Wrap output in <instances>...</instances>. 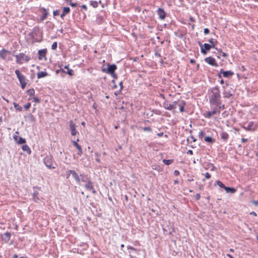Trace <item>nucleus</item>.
<instances>
[{"label":"nucleus","instance_id":"obj_1","mask_svg":"<svg viewBox=\"0 0 258 258\" xmlns=\"http://www.w3.org/2000/svg\"><path fill=\"white\" fill-rule=\"evenodd\" d=\"M209 98L211 104L218 105L220 103L221 96L217 87L213 88L209 92Z\"/></svg>","mask_w":258,"mask_h":258},{"label":"nucleus","instance_id":"obj_2","mask_svg":"<svg viewBox=\"0 0 258 258\" xmlns=\"http://www.w3.org/2000/svg\"><path fill=\"white\" fill-rule=\"evenodd\" d=\"M117 67L115 64H110L108 63L106 68H103L102 71L106 73L107 74L110 75L113 79L115 80L117 79V75L115 74L114 72L116 70Z\"/></svg>","mask_w":258,"mask_h":258},{"label":"nucleus","instance_id":"obj_3","mask_svg":"<svg viewBox=\"0 0 258 258\" xmlns=\"http://www.w3.org/2000/svg\"><path fill=\"white\" fill-rule=\"evenodd\" d=\"M44 163L46 166L49 169H54L55 168V164L53 163L52 157L51 156H47L43 159Z\"/></svg>","mask_w":258,"mask_h":258},{"label":"nucleus","instance_id":"obj_4","mask_svg":"<svg viewBox=\"0 0 258 258\" xmlns=\"http://www.w3.org/2000/svg\"><path fill=\"white\" fill-rule=\"evenodd\" d=\"M16 61L18 63H22L27 62L29 60V57L24 53H20L19 55H16Z\"/></svg>","mask_w":258,"mask_h":258},{"label":"nucleus","instance_id":"obj_5","mask_svg":"<svg viewBox=\"0 0 258 258\" xmlns=\"http://www.w3.org/2000/svg\"><path fill=\"white\" fill-rule=\"evenodd\" d=\"M186 103L183 100H178L177 101L174 102V105L176 106V108L178 107L180 112H182L184 111V107Z\"/></svg>","mask_w":258,"mask_h":258},{"label":"nucleus","instance_id":"obj_6","mask_svg":"<svg viewBox=\"0 0 258 258\" xmlns=\"http://www.w3.org/2000/svg\"><path fill=\"white\" fill-rule=\"evenodd\" d=\"M1 57L6 60L11 59V53L10 51L3 49L0 52Z\"/></svg>","mask_w":258,"mask_h":258},{"label":"nucleus","instance_id":"obj_7","mask_svg":"<svg viewBox=\"0 0 258 258\" xmlns=\"http://www.w3.org/2000/svg\"><path fill=\"white\" fill-rule=\"evenodd\" d=\"M72 175V176L74 177L75 180L78 183L80 182V178L79 176V175L76 173V171L74 170H70L68 171L67 175V178H68L71 175Z\"/></svg>","mask_w":258,"mask_h":258},{"label":"nucleus","instance_id":"obj_8","mask_svg":"<svg viewBox=\"0 0 258 258\" xmlns=\"http://www.w3.org/2000/svg\"><path fill=\"white\" fill-rule=\"evenodd\" d=\"M163 106L164 108L169 110H175L176 109V106L174 105V102L171 104L166 101L163 103Z\"/></svg>","mask_w":258,"mask_h":258},{"label":"nucleus","instance_id":"obj_9","mask_svg":"<svg viewBox=\"0 0 258 258\" xmlns=\"http://www.w3.org/2000/svg\"><path fill=\"white\" fill-rule=\"evenodd\" d=\"M234 74L233 72L230 71H221L219 76L220 78L221 77V75H223V77L226 78H229L231 76H233Z\"/></svg>","mask_w":258,"mask_h":258},{"label":"nucleus","instance_id":"obj_10","mask_svg":"<svg viewBox=\"0 0 258 258\" xmlns=\"http://www.w3.org/2000/svg\"><path fill=\"white\" fill-rule=\"evenodd\" d=\"M71 134L72 136H75L78 133L77 131L76 130V125L72 120L69 122Z\"/></svg>","mask_w":258,"mask_h":258},{"label":"nucleus","instance_id":"obj_11","mask_svg":"<svg viewBox=\"0 0 258 258\" xmlns=\"http://www.w3.org/2000/svg\"><path fill=\"white\" fill-rule=\"evenodd\" d=\"M14 140L18 144L21 145L25 144L26 143V140L25 139L22 138V137H19L18 136L15 135L13 137Z\"/></svg>","mask_w":258,"mask_h":258},{"label":"nucleus","instance_id":"obj_12","mask_svg":"<svg viewBox=\"0 0 258 258\" xmlns=\"http://www.w3.org/2000/svg\"><path fill=\"white\" fill-rule=\"evenodd\" d=\"M47 50L46 49H43L41 50H39L38 51V54H39V59H46V53Z\"/></svg>","mask_w":258,"mask_h":258},{"label":"nucleus","instance_id":"obj_13","mask_svg":"<svg viewBox=\"0 0 258 258\" xmlns=\"http://www.w3.org/2000/svg\"><path fill=\"white\" fill-rule=\"evenodd\" d=\"M85 188L88 190H92L93 194L95 193V190L92 185V182L88 180L87 183L85 185Z\"/></svg>","mask_w":258,"mask_h":258},{"label":"nucleus","instance_id":"obj_14","mask_svg":"<svg viewBox=\"0 0 258 258\" xmlns=\"http://www.w3.org/2000/svg\"><path fill=\"white\" fill-rule=\"evenodd\" d=\"M204 48L202 47L201 48V52L202 53L206 54V50H209L211 48L213 47L210 44L205 43L204 45Z\"/></svg>","mask_w":258,"mask_h":258},{"label":"nucleus","instance_id":"obj_15","mask_svg":"<svg viewBox=\"0 0 258 258\" xmlns=\"http://www.w3.org/2000/svg\"><path fill=\"white\" fill-rule=\"evenodd\" d=\"M217 112V109H214L212 111H207L204 113V116L206 118H210L212 115L215 114Z\"/></svg>","mask_w":258,"mask_h":258},{"label":"nucleus","instance_id":"obj_16","mask_svg":"<svg viewBox=\"0 0 258 258\" xmlns=\"http://www.w3.org/2000/svg\"><path fill=\"white\" fill-rule=\"evenodd\" d=\"M206 62L212 66H215L216 64L215 59L211 57H207L205 59Z\"/></svg>","mask_w":258,"mask_h":258},{"label":"nucleus","instance_id":"obj_17","mask_svg":"<svg viewBox=\"0 0 258 258\" xmlns=\"http://www.w3.org/2000/svg\"><path fill=\"white\" fill-rule=\"evenodd\" d=\"M158 15L159 17V18L163 20L165 18V12L163 11V10L161 9H159L158 10Z\"/></svg>","mask_w":258,"mask_h":258},{"label":"nucleus","instance_id":"obj_18","mask_svg":"<svg viewBox=\"0 0 258 258\" xmlns=\"http://www.w3.org/2000/svg\"><path fill=\"white\" fill-rule=\"evenodd\" d=\"M22 150L24 151H26L28 154H30L31 153V149L27 145H24L22 147Z\"/></svg>","mask_w":258,"mask_h":258},{"label":"nucleus","instance_id":"obj_19","mask_svg":"<svg viewBox=\"0 0 258 258\" xmlns=\"http://www.w3.org/2000/svg\"><path fill=\"white\" fill-rule=\"evenodd\" d=\"M227 193L233 194L236 191V189L233 187H226L225 188Z\"/></svg>","mask_w":258,"mask_h":258},{"label":"nucleus","instance_id":"obj_20","mask_svg":"<svg viewBox=\"0 0 258 258\" xmlns=\"http://www.w3.org/2000/svg\"><path fill=\"white\" fill-rule=\"evenodd\" d=\"M11 237V234L9 232H6L4 234L3 238L6 241H8Z\"/></svg>","mask_w":258,"mask_h":258},{"label":"nucleus","instance_id":"obj_21","mask_svg":"<svg viewBox=\"0 0 258 258\" xmlns=\"http://www.w3.org/2000/svg\"><path fill=\"white\" fill-rule=\"evenodd\" d=\"M15 73L19 81H23L24 80V76L21 74L19 71L16 70L15 71Z\"/></svg>","mask_w":258,"mask_h":258},{"label":"nucleus","instance_id":"obj_22","mask_svg":"<svg viewBox=\"0 0 258 258\" xmlns=\"http://www.w3.org/2000/svg\"><path fill=\"white\" fill-rule=\"evenodd\" d=\"M47 76V73L45 72H40L37 74V77L38 79L43 78Z\"/></svg>","mask_w":258,"mask_h":258},{"label":"nucleus","instance_id":"obj_23","mask_svg":"<svg viewBox=\"0 0 258 258\" xmlns=\"http://www.w3.org/2000/svg\"><path fill=\"white\" fill-rule=\"evenodd\" d=\"M221 138L224 140V141H226L228 137H229V135L228 134L226 133V132H222L221 134Z\"/></svg>","mask_w":258,"mask_h":258},{"label":"nucleus","instance_id":"obj_24","mask_svg":"<svg viewBox=\"0 0 258 258\" xmlns=\"http://www.w3.org/2000/svg\"><path fill=\"white\" fill-rule=\"evenodd\" d=\"M205 141L207 143H213L214 142V140L210 137H206L205 138Z\"/></svg>","mask_w":258,"mask_h":258},{"label":"nucleus","instance_id":"obj_25","mask_svg":"<svg viewBox=\"0 0 258 258\" xmlns=\"http://www.w3.org/2000/svg\"><path fill=\"white\" fill-rule=\"evenodd\" d=\"M27 93L28 95L31 97L34 95L35 91L33 89H30L27 91Z\"/></svg>","mask_w":258,"mask_h":258},{"label":"nucleus","instance_id":"obj_26","mask_svg":"<svg viewBox=\"0 0 258 258\" xmlns=\"http://www.w3.org/2000/svg\"><path fill=\"white\" fill-rule=\"evenodd\" d=\"M118 85H119V90L117 91L114 92V94L116 95H117L119 93V92H120L121 90L122 89V88L123 87L122 82H118Z\"/></svg>","mask_w":258,"mask_h":258},{"label":"nucleus","instance_id":"obj_27","mask_svg":"<svg viewBox=\"0 0 258 258\" xmlns=\"http://www.w3.org/2000/svg\"><path fill=\"white\" fill-rule=\"evenodd\" d=\"M216 182L217 184L221 188H223L225 189V187H226L221 181H220L219 180H217L216 181Z\"/></svg>","mask_w":258,"mask_h":258},{"label":"nucleus","instance_id":"obj_28","mask_svg":"<svg viewBox=\"0 0 258 258\" xmlns=\"http://www.w3.org/2000/svg\"><path fill=\"white\" fill-rule=\"evenodd\" d=\"M163 162L166 164V165H170L173 162L172 160H166V159H163Z\"/></svg>","mask_w":258,"mask_h":258},{"label":"nucleus","instance_id":"obj_29","mask_svg":"<svg viewBox=\"0 0 258 258\" xmlns=\"http://www.w3.org/2000/svg\"><path fill=\"white\" fill-rule=\"evenodd\" d=\"M90 4L93 6V8H96L98 6V3L96 1H91Z\"/></svg>","mask_w":258,"mask_h":258},{"label":"nucleus","instance_id":"obj_30","mask_svg":"<svg viewBox=\"0 0 258 258\" xmlns=\"http://www.w3.org/2000/svg\"><path fill=\"white\" fill-rule=\"evenodd\" d=\"M79 139H78L76 141H73V144L78 149H79L80 148H81V147L77 143L78 142H79Z\"/></svg>","mask_w":258,"mask_h":258},{"label":"nucleus","instance_id":"obj_31","mask_svg":"<svg viewBox=\"0 0 258 258\" xmlns=\"http://www.w3.org/2000/svg\"><path fill=\"white\" fill-rule=\"evenodd\" d=\"M70 9L69 7H64L63 9V12L64 14H68L70 12Z\"/></svg>","mask_w":258,"mask_h":258},{"label":"nucleus","instance_id":"obj_32","mask_svg":"<svg viewBox=\"0 0 258 258\" xmlns=\"http://www.w3.org/2000/svg\"><path fill=\"white\" fill-rule=\"evenodd\" d=\"M65 69H66L68 71V74L72 76L73 75V71L72 70H70L68 67H65Z\"/></svg>","mask_w":258,"mask_h":258},{"label":"nucleus","instance_id":"obj_33","mask_svg":"<svg viewBox=\"0 0 258 258\" xmlns=\"http://www.w3.org/2000/svg\"><path fill=\"white\" fill-rule=\"evenodd\" d=\"M95 155L96 156V159H95L96 161H97V162H100V160L99 159V154L98 153H95Z\"/></svg>","mask_w":258,"mask_h":258},{"label":"nucleus","instance_id":"obj_34","mask_svg":"<svg viewBox=\"0 0 258 258\" xmlns=\"http://www.w3.org/2000/svg\"><path fill=\"white\" fill-rule=\"evenodd\" d=\"M152 168H153V169L156 170L158 171H160V170L161 169L160 166H153Z\"/></svg>","mask_w":258,"mask_h":258},{"label":"nucleus","instance_id":"obj_35","mask_svg":"<svg viewBox=\"0 0 258 258\" xmlns=\"http://www.w3.org/2000/svg\"><path fill=\"white\" fill-rule=\"evenodd\" d=\"M14 107L15 108H16L17 109H18L19 110H21L22 109V107H19V105L16 103H14Z\"/></svg>","mask_w":258,"mask_h":258},{"label":"nucleus","instance_id":"obj_36","mask_svg":"<svg viewBox=\"0 0 258 258\" xmlns=\"http://www.w3.org/2000/svg\"><path fill=\"white\" fill-rule=\"evenodd\" d=\"M204 136H205V133L203 132L200 131L199 133V138H202Z\"/></svg>","mask_w":258,"mask_h":258},{"label":"nucleus","instance_id":"obj_37","mask_svg":"<svg viewBox=\"0 0 258 258\" xmlns=\"http://www.w3.org/2000/svg\"><path fill=\"white\" fill-rule=\"evenodd\" d=\"M143 130L145 132H151L152 129L149 127H145L143 128Z\"/></svg>","mask_w":258,"mask_h":258},{"label":"nucleus","instance_id":"obj_38","mask_svg":"<svg viewBox=\"0 0 258 258\" xmlns=\"http://www.w3.org/2000/svg\"><path fill=\"white\" fill-rule=\"evenodd\" d=\"M31 106L30 103H27L25 106L24 107L26 110H28Z\"/></svg>","mask_w":258,"mask_h":258},{"label":"nucleus","instance_id":"obj_39","mask_svg":"<svg viewBox=\"0 0 258 258\" xmlns=\"http://www.w3.org/2000/svg\"><path fill=\"white\" fill-rule=\"evenodd\" d=\"M57 47V43L56 42H54L52 46H51V48L53 50L55 49Z\"/></svg>","mask_w":258,"mask_h":258},{"label":"nucleus","instance_id":"obj_40","mask_svg":"<svg viewBox=\"0 0 258 258\" xmlns=\"http://www.w3.org/2000/svg\"><path fill=\"white\" fill-rule=\"evenodd\" d=\"M33 101L35 102V103H39L40 102V100L39 99H38V98L37 97H34L33 98Z\"/></svg>","mask_w":258,"mask_h":258},{"label":"nucleus","instance_id":"obj_41","mask_svg":"<svg viewBox=\"0 0 258 258\" xmlns=\"http://www.w3.org/2000/svg\"><path fill=\"white\" fill-rule=\"evenodd\" d=\"M20 83H21L22 88L24 89L26 85V82H20Z\"/></svg>","mask_w":258,"mask_h":258},{"label":"nucleus","instance_id":"obj_42","mask_svg":"<svg viewBox=\"0 0 258 258\" xmlns=\"http://www.w3.org/2000/svg\"><path fill=\"white\" fill-rule=\"evenodd\" d=\"M59 14V12L58 10H56L53 12V16H58Z\"/></svg>","mask_w":258,"mask_h":258},{"label":"nucleus","instance_id":"obj_43","mask_svg":"<svg viewBox=\"0 0 258 258\" xmlns=\"http://www.w3.org/2000/svg\"><path fill=\"white\" fill-rule=\"evenodd\" d=\"M209 42L211 44V45L213 47H214L215 46V43L213 41V39H211L209 40Z\"/></svg>","mask_w":258,"mask_h":258},{"label":"nucleus","instance_id":"obj_44","mask_svg":"<svg viewBox=\"0 0 258 258\" xmlns=\"http://www.w3.org/2000/svg\"><path fill=\"white\" fill-rule=\"evenodd\" d=\"M205 177L207 179H209L211 177V175L209 173L206 172L205 174Z\"/></svg>","mask_w":258,"mask_h":258},{"label":"nucleus","instance_id":"obj_45","mask_svg":"<svg viewBox=\"0 0 258 258\" xmlns=\"http://www.w3.org/2000/svg\"><path fill=\"white\" fill-rule=\"evenodd\" d=\"M112 85L111 86L113 87L114 88H117V85L115 84V82H111Z\"/></svg>","mask_w":258,"mask_h":258},{"label":"nucleus","instance_id":"obj_46","mask_svg":"<svg viewBox=\"0 0 258 258\" xmlns=\"http://www.w3.org/2000/svg\"><path fill=\"white\" fill-rule=\"evenodd\" d=\"M220 83L221 85H223V87L224 88L225 87V85H226V86H228V84L227 83V82H225H225H223V81H221L220 82Z\"/></svg>","mask_w":258,"mask_h":258},{"label":"nucleus","instance_id":"obj_47","mask_svg":"<svg viewBox=\"0 0 258 258\" xmlns=\"http://www.w3.org/2000/svg\"><path fill=\"white\" fill-rule=\"evenodd\" d=\"M195 198L197 200H199L201 198V196H200V194H197L196 195Z\"/></svg>","mask_w":258,"mask_h":258},{"label":"nucleus","instance_id":"obj_48","mask_svg":"<svg viewBox=\"0 0 258 258\" xmlns=\"http://www.w3.org/2000/svg\"><path fill=\"white\" fill-rule=\"evenodd\" d=\"M78 154L79 155H81L82 154V149L81 148H80L79 149H78Z\"/></svg>","mask_w":258,"mask_h":258},{"label":"nucleus","instance_id":"obj_49","mask_svg":"<svg viewBox=\"0 0 258 258\" xmlns=\"http://www.w3.org/2000/svg\"><path fill=\"white\" fill-rule=\"evenodd\" d=\"M174 175H175V176H178L179 175V172L177 170H174Z\"/></svg>","mask_w":258,"mask_h":258},{"label":"nucleus","instance_id":"obj_50","mask_svg":"<svg viewBox=\"0 0 258 258\" xmlns=\"http://www.w3.org/2000/svg\"><path fill=\"white\" fill-rule=\"evenodd\" d=\"M204 33L205 34H207L209 33V29L208 28H205L204 30Z\"/></svg>","mask_w":258,"mask_h":258},{"label":"nucleus","instance_id":"obj_51","mask_svg":"<svg viewBox=\"0 0 258 258\" xmlns=\"http://www.w3.org/2000/svg\"><path fill=\"white\" fill-rule=\"evenodd\" d=\"M253 122H250L248 124V127L250 129H251V127H252V126L253 125Z\"/></svg>","mask_w":258,"mask_h":258},{"label":"nucleus","instance_id":"obj_52","mask_svg":"<svg viewBox=\"0 0 258 258\" xmlns=\"http://www.w3.org/2000/svg\"><path fill=\"white\" fill-rule=\"evenodd\" d=\"M187 154H189L190 155H192L193 154V152L192 150H188V151L187 152Z\"/></svg>","mask_w":258,"mask_h":258},{"label":"nucleus","instance_id":"obj_53","mask_svg":"<svg viewBox=\"0 0 258 258\" xmlns=\"http://www.w3.org/2000/svg\"><path fill=\"white\" fill-rule=\"evenodd\" d=\"M127 248L128 249H132V250H136V249H135L134 247H133L132 246H127Z\"/></svg>","mask_w":258,"mask_h":258},{"label":"nucleus","instance_id":"obj_54","mask_svg":"<svg viewBox=\"0 0 258 258\" xmlns=\"http://www.w3.org/2000/svg\"><path fill=\"white\" fill-rule=\"evenodd\" d=\"M163 135V133H158V134H157V136H158V137H162Z\"/></svg>","mask_w":258,"mask_h":258},{"label":"nucleus","instance_id":"obj_55","mask_svg":"<svg viewBox=\"0 0 258 258\" xmlns=\"http://www.w3.org/2000/svg\"><path fill=\"white\" fill-rule=\"evenodd\" d=\"M247 141V139L242 138L241 141L243 143L246 142Z\"/></svg>","mask_w":258,"mask_h":258},{"label":"nucleus","instance_id":"obj_56","mask_svg":"<svg viewBox=\"0 0 258 258\" xmlns=\"http://www.w3.org/2000/svg\"><path fill=\"white\" fill-rule=\"evenodd\" d=\"M70 5L71 6L74 7L76 6V4H75V3H72L70 2Z\"/></svg>","mask_w":258,"mask_h":258},{"label":"nucleus","instance_id":"obj_57","mask_svg":"<svg viewBox=\"0 0 258 258\" xmlns=\"http://www.w3.org/2000/svg\"><path fill=\"white\" fill-rule=\"evenodd\" d=\"M66 14H64L63 12L61 14L60 17L63 18Z\"/></svg>","mask_w":258,"mask_h":258},{"label":"nucleus","instance_id":"obj_58","mask_svg":"<svg viewBox=\"0 0 258 258\" xmlns=\"http://www.w3.org/2000/svg\"><path fill=\"white\" fill-rule=\"evenodd\" d=\"M250 214L253 215L254 216H256V213L254 212H251Z\"/></svg>","mask_w":258,"mask_h":258},{"label":"nucleus","instance_id":"obj_59","mask_svg":"<svg viewBox=\"0 0 258 258\" xmlns=\"http://www.w3.org/2000/svg\"><path fill=\"white\" fill-rule=\"evenodd\" d=\"M37 194V192H34L33 193V196H34V199H35V196H36Z\"/></svg>","mask_w":258,"mask_h":258},{"label":"nucleus","instance_id":"obj_60","mask_svg":"<svg viewBox=\"0 0 258 258\" xmlns=\"http://www.w3.org/2000/svg\"><path fill=\"white\" fill-rule=\"evenodd\" d=\"M190 62L192 63H194L195 62V60H194V59H190Z\"/></svg>","mask_w":258,"mask_h":258},{"label":"nucleus","instance_id":"obj_61","mask_svg":"<svg viewBox=\"0 0 258 258\" xmlns=\"http://www.w3.org/2000/svg\"><path fill=\"white\" fill-rule=\"evenodd\" d=\"M174 184H178V180H174Z\"/></svg>","mask_w":258,"mask_h":258},{"label":"nucleus","instance_id":"obj_62","mask_svg":"<svg viewBox=\"0 0 258 258\" xmlns=\"http://www.w3.org/2000/svg\"><path fill=\"white\" fill-rule=\"evenodd\" d=\"M227 255L230 258H233V256L229 254H227Z\"/></svg>","mask_w":258,"mask_h":258},{"label":"nucleus","instance_id":"obj_63","mask_svg":"<svg viewBox=\"0 0 258 258\" xmlns=\"http://www.w3.org/2000/svg\"><path fill=\"white\" fill-rule=\"evenodd\" d=\"M222 55L224 57H226L227 56V54L224 52H222Z\"/></svg>","mask_w":258,"mask_h":258},{"label":"nucleus","instance_id":"obj_64","mask_svg":"<svg viewBox=\"0 0 258 258\" xmlns=\"http://www.w3.org/2000/svg\"><path fill=\"white\" fill-rule=\"evenodd\" d=\"M82 7L84 9H87V7L85 6V5H83L82 6Z\"/></svg>","mask_w":258,"mask_h":258}]
</instances>
